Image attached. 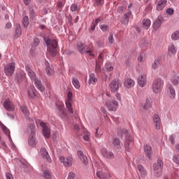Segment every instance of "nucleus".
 I'll return each mask as SVG.
<instances>
[{
	"label": "nucleus",
	"mask_w": 179,
	"mask_h": 179,
	"mask_svg": "<svg viewBox=\"0 0 179 179\" xmlns=\"http://www.w3.org/2000/svg\"><path fill=\"white\" fill-rule=\"evenodd\" d=\"M95 72L96 73H100V72H101V68L100 67V64H99V63L96 64Z\"/></svg>",
	"instance_id": "obj_55"
},
{
	"label": "nucleus",
	"mask_w": 179,
	"mask_h": 179,
	"mask_svg": "<svg viewBox=\"0 0 179 179\" xmlns=\"http://www.w3.org/2000/svg\"><path fill=\"white\" fill-rule=\"evenodd\" d=\"M100 29H101V30H102V31H108L109 27H108V25L101 24L100 26Z\"/></svg>",
	"instance_id": "obj_53"
},
{
	"label": "nucleus",
	"mask_w": 179,
	"mask_h": 179,
	"mask_svg": "<svg viewBox=\"0 0 179 179\" xmlns=\"http://www.w3.org/2000/svg\"><path fill=\"white\" fill-rule=\"evenodd\" d=\"M43 178L45 179H51L52 176H51V173H50V172L48 171H45L43 172Z\"/></svg>",
	"instance_id": "obj_44"
},
{
	"label": "nucleus",
	"mask_w": 179,
	"mask_h": 179,
	"mask_svg": "<svg viewBox=\"0 0 179 179\" xmlns=\"http://www.w3.org/2000/svg\"><path fill=\"white\" fill-rule=\"evenodd\" d=\"M34 82L36 89H38L39 92H44V90H45V87L43 85L41 80L36 78Z\"/></svg>",
	"instance_id": "obj_25"
},
{
	"label": "nucleus",
	"mask_w": 179,
	"mask_h": 179,
	"mask_svg": "<svg viewBox=\"0 0 179 179\" xmlns=\"http://www.w3.org/2000/svg\"><path fill=\"white\" fill-rule=\"evenodd\" d=\"M153 124L158 131L160 129V127L162 126V120L160 119V116L157 114H155L153 115Z\"/></svg>",
	"instance_id": "obj_15"
},
{
	"label": "nucleus",
	"mask_w": 179,
	"mask_h": 179,
	"mask_svg": "<svg viewBox=\"0 0 179 179\" xmlns=\"http://www.w3.org/2000/svg\"><path fill=\"white\" fill-rule=\"evenodd\" d=\"M25 69L31 80L34 81L35 80L37 79V78H36V73L33 71V69H31V68H30L29 65L25 66Z\"/></svg>",
	"instance_id": "obj_19"
},
{
	"label": "nucleus",
	"mask_w": 179,
	"mask_h": 179,
	"mask_svg": "<svg viewBox=\"0 0 179 179\" xmlns=\"http://www.w3.org/2000/svg\"><path fill=\"white\" fill-rule=\"evenodd\" d=\"M131 11L126 13L124 15L123 20L122 21V24H128L129 22V17H131Z\"/></svg>",
	"instance_id": "obj_35"
},
{
	"label": "nucleus",
	"mask_w": 179,
	"mask_h": 179,
	"mask_svg": "<svg viewBox=\"0 0 179 179\" xmlns=\"http://www.w3.org/2000/svg\"><path fill=\"white\" fill-rule=\"evenodd\" d=\"M0 127L2 131H3L4 134H6V135L8 136L10 142H11L12 143V148H13V141H12V137H10V131H9L8 127L3 125V124L2 123L0 124Z\"/></svg>",
	"instance_id": "obj_24"
},
{
	"label": "nucleus",
	"mask_w": 179,
	"mask_h": 179,
	"mask_svg": "<svg viewBox=\"0 0 179 179\" xmlns=\"http://www.w3.org/2000/svg\"><path fill=\"white\" fill-rule=\"evenodd\" d=\"M89 85H96L97 83V77L94 73H90L89 75Z\"/></svg>",
	"instance_id": "obj_33"
},
{
	"label": "nucleus",
	"mask_w": 179,
	"mask_h": 179,
	"mask_svg": "<svg viewBox=\"0 0 179 179\" xmlns=\"http://www.w3.org/2000/svg\"><path fill=\"white\" fill-rule=\"evenodd\" d=\"M0 148L1 149H3V150L8 149V145H6V143H5V141L0 140Z\"/></svg>",
	"instance_id": "obj_49"
},
{
	"label": "nucleus",
	"mask_w": 179,
	"mask_h": 179,
	"mask_svg": "<svg viewBox=\"0 0 179 179\" xmlns=\"http://www.w3.org/2000/svg\"><path fill=\"white\" fill-rule=\"evenodd\" d=\"M137 170L140 173L142 178H145L146 176H148V172L146 171V170H145V168H143V166L141 164L137 165Z\"/></svg>",
	"instance_id": "obj_31"
},
{
	"label": "nucleus",
	"mask_w": 179,
	"mask_h": 179,
	"mask_svg": "<svg viewBox=\"0 0 179 179\" xmlns=\"http://www.w3.org/2000/svg\"><path fill=\"white\" fill-rule=\"evenodd\" d=\"M152 107V104L150 103V100L146 99L145 105L143 106L144 110H148V108Z\"/></svg>",
	"instance_id": "obj_47"
},
{
	"label": "nucleus",
	"mask_w": 179,
	"mask_h": 179,
	"mask_svg": "<svg viewBox=\"0 0 179 179\" xmlns=\"http://www.w3.org/2000/svg\"><path fill=\"white\" fill-rule=\"evenodd\" d=\"M121 86H122L121 82H120V80H113L109 85L110 92H112L113 93H115V92H118Z\"/></svg>",
	"instance_id": "obj_7"
},
{
	"label": "nucleus",
	"mask_w": 179,
	"mask_h": 179,
	"mask_svg": "<svg viewBox=\"0 0 179 179\" xmlns=\"http://www.w3.org/2000/svg\"><path fill=\"white\" fill-rule=\"evenodd\" d=\"M162 23H163V17L159 15L153 24L154 30H158L161 27Z\"/></svg>",
	"instance_id": "obj_26"
},
{
	"label": "nucleus",
	"mask_w": 179,
	"mask_h": 179,
	"mask_svg": "<svg viewBox=\"0 0 179 179\" xmlns=\"http://www.w3.org/2000/svg\"><path fill=\"white\" fill-rule=\"evenodd\" d=\"M108 43L109 44H114V34H113V33H110L109 34Z\"/></svg>",
	"instance_id": "obj_48"
},
{
	"label": "nucleus",
	"mask_w": 179,
	"mask_h": 179,
	"mask_svg": "<svg viewBox=\"0 0 179 179\" xmlns=\"http://www.w3.org/2000/svg\"><path fill=\"white\" fill-rule=\"evenodd\" d=\"M81 162H83V163H84V164H87L88 162H87V156H83V157L80 158Z\"/></svg>",
	"instance_id": "obj_56"
},
{
	"label": "nucleus",
	"mask_w": 179,
	"mask_h": 179,
	"mask_svg": "<svg viewBox=\"0 0 179 179\" xmlns=\"http://www.w3.org/2000/svg\"><path fill=\"white\" fill-rule=\"evenodd\" d=\"M77 48L79 51V52H80V54H90V55L91 57H94V55H93V53H92V52L90 50H85V44L82 43H78L77 44Z\"/></svg>",
	"instance_id": "obj_14"
},
{
	"label": "nucleus",
	"mask_w": 179,
	"mask_h": 179,
	"mask_svg": "<svg viewBox=\"0 0 179 179\" xmlns=\"http://www.w3.org/2000/svg\"><path fill=\"white\" fill-rule=\"evenodd\" d=\"M177 54V48H176V45L174 44L171 43L168 46V57H174Z\"/></svg>",
	"instance_id": "obj_17"
},
{
	"label": "nucleus",
	"mask_w": 179,
	"mask_h": 179,
	"mask_svg": "<svg viewBox=\"0 0 179 179\" xmlns=\"http://www.w3.org/2000/svg\"><path fill=\"white\" fill-rule=\"evenodd\" d=\"M125 9V8L124 6H120L117 8V12L119 13H122L123 10Z\"/></svg>",
	"instance_id": "obj_64"
},
{
	"label": "nucleus",
	"mask_w": 179,
	"mask_h": 179,
	"mask_svg": "<svg viewBox=\"0 0 179 179\" xmlns=\"http://www.w3.org/2000/svg\"><path fill=\"white\" fill-rule=\"evenodd\" d=\"M45 72L49 76L54 75V69L50 66V63L47 61L45 62Z\"/></svg>",
	"instance_id": "obj_27"
},
{
	"label": "nucleus",
	"mask_w": 179,
	"mask_h": 179,
	"mask_svg": "<svg viewBox=\"0 0 179 179\" xmlns=\"http://www.w3.org/2000/svg\"><path fill=\"white\" fill-rule=\"evenodd\" d=\"M4 72L6 76H12L13 73H15V63H8L4 66Z\"/></svg>",
	"instance_id": "obj_9"
},
{
	"label": "nucleus",
	"mask_w": 179,
	"mask_h": 179,
	"mask_svg": "<svg viewBox=\"0 0 179 179\" xmlns=\"http://www.w3.org/2000/svg\"><path fill=\"white\" fill-rule=\"evenodd\" d=\"M20 110L25 117H29L30 115V112L29 111V109H27V106L22 105L20 106Z\"/></svg>",
	"instance_id": "obj_39"
},
{
	"label": "nucleus",
	"mask_w": 179,
	"mask_h": 179,
	"mask_svg": "<svg viewBox=\"0 0 179 179\" xmlns=\"http://www.w3.org/2000/svg\"><path fill=\"white\" fill-rule=\"evenodd\" d=\"M123 132L127 136L124 141V148L127 152H129V143L132 142V137H131V135L128 134V131L127 129H124Z\"/></svg>",
	"instance_id": "obj_12"
},
{
	"label": "nucleus",
	"mask_w": 179,
	"mask_h": 179,
	"mask_svg": "<svg viewBox=\"0 0 179 179\" xmlns=\"http://www.w3.org/2000/svg\"><path fill=\"white\" fill-rule=\"evenodd\" d=\"M96 26H97V25L95 24L94 21H93L92 23V25L90 26V31H93V30H94V29H96Z\"/></svg>",
	"instance_id": "obj_58"
},
{
	"label": "nucleus",
	"mask_w": 179,
	"mask_h": 179,
	"mask_svg": "<svg viewBox=\"0 0 179 179\" xmlns=\"http://www.w3.org/2000/svg\"><path fill=\"white\" fill-rule=\"evenodd\" d=\"M72 85L74 86L75 89H80V83L79 80L75 77L72 78Z\"/></svg>",
	"instance_id": "obj_38"
},
{
	"label": "nucleus",
	"mask_w": 179,
	"mask_h": 179,
	"mask_svg": "<svg viewBox=\"0 0 179 179\" xmlns=\"http://www.w3.org/2000/svg\"><path fill=\"white\" fill-rule=\"evenodd\" d=\"M172 160L173 163H176V164H178L179 166V155L178 154H174L173 156Z\"/></svg>",
	"instance_id": "obj_43"
},
{
	"label": "nucleus",
	"mask_w": 179,
	"mask_h": 179,
	"mask_svg": "<svg viewBox=\"0 0 179 179\" xmlns=\"http://www.w3.org/2000/svg\"><path fill=\"white\" fill-rule=\"evenodd\" d=\"M67 179H75V173L73 172H70Z\"/></svg>",
	"instance_id": "obj_59"
},
{
	"label": "nucleus",
	"mask_w": 179,
	"mask_h": 179,
	"mask_svg": "<svg viewBox=\"0 0 179 179\" xmlns=\"http://www.w3.org/2000/svg\"><path fill=\"white\" fill-rule=\"evenodd\" d=\"M101 20H103V17H99V18H96V20H95V21H94V23L95 24H96V26L99 24V23H100V22H101Z\"/></svg>",
	"instance_id": "obj_61"
},
{
	"label": "nucleus",
	"mask_w": 179,
	"mask_h": 179,
	"mask_svg": "<svg viewBox=\"0 0 179 179\" xmlns=\"http://www.w3.org/2000/svg\"><path fill=\"white\" fill-rule=\"evenodd\" d=\"M6 179H13V176H12L10 173H6Z\"/></svg>",
	"instance_id": "obj_62"
},
{
	"label": "nucleus",
	"mask_w": 179,
	"mask_h": 179,
	"mask_svg": "<svg viewBox=\"0 0 179 179\" xmlns=\"http://www.w3.org/2000/svg\"><path fill=\"white\" fill-rule=\"evenodd\" d=\"M39 124L43 129L42 132L43 136L47 138H50V136H51V131L50 130L48 126H47V124L41 120H39Z\"/></svg>",
	"instance_id": "obj_8"
},
{
	"label": "nucleus",
	"mask_w": 179,
	"mask_h": 179,
	"mask_svg": "<svg viewBox=\"0 0 179 179\" xmlns=\"http://www.w3.org/2000/svg\"><path fill=\"white\" fill-rule=\"evenodd\" d=\"M101 153L102 155V156L103 157H105L106 159H114L115 156H114V153H113V152L111 151H108V150H107V148H103L101 150Z\"/></svg>",
	"instance_id": "obj_13"
},
{
	"label": "nucleus",
	"mask_w": 179,
	"mask_h": 179,
	"mask_svg": "<svg viewBox=\"0 0 179 179\" xmlns=\"http://www.w3.org/2000/svg\"><path fill=\"white\" fill-rule=\"evenodd\" d=\"M59 162L63 163L64 167H71L73 162V158L72 157H68L66 159L64 157H59Z\"/></svg>",
	"instance_id": "obj_10"
},
{
	"label": "nucleus",
	"mask_w": 179,
	"mask_h": 179,
	"mask_svg": "<svg viewBox=\"0 0 179 179\" xmlns=\"http://www.w3.org/2000/svg\"><path fill=\"white\" fill-rule=\"evenodd\" d=\"M113 145L114 148H117V149H120V148H121V141H120V139L117 138H114L113 140Z\"/></svg>",
	"instance_id": "obj_41"
},
{
	"label": "nucleus",
	"mask_w": 179,
	"mask_h": 179,
	"mask_svg": "<svg viewBox=\"0 0 179 179\" xmlns=\"http://www.w3.org/2000/svg\"><path fill=\"white\" fill-rule=\"evenodd\" d=\"M168 93L169 94L170 98L173 100V99H176V90L174 89V87L171 85V84L168 85Z\"/></svg>",
	"instance_id": "obj_29"
},
{
	"label": "nucleus",
	"mask_w": 179,
	"mask_h": 179,
	"mask_svg": "<svg viewBox=\"0 0 179 179\" xmlns=\"http://www.w3.org/2000/svg\"><path fill=\"white\" fill-rule=\"evenodd\" d=\"M154 170V176L159 178V177H162V174H163V161L162 159H157V163L153 165Z\"/></svg>",
	"instance_id": "obj_4"
},
{
	"label": "nucleus",
	"mask_w": 179,
	"mask_h": 179,
	"mask_svg": "<svg viewBox=\"0 0 179 179\" xmlns=\"http://www.w3.org/2000/svg\"><path fill=\"white\" fill-rule=\"evenodd\" d=\"M144 152L145 153L146 157H148V159L150 160V159H152V155L153 153V151L152 150V146L148 144L145 145Z\"/></svg>",
	"instance_id": "obj_23"
},
{
	"label": "nucleus",
	"mask_w": 179,
	"mask_h": 179,
	"mask_svg": "<svg viewBox=\"0 0 179 179\" xmlns=\"http://www.w3.org/2000/svg\"><path fill=\"white\" fill-rule=\"evenodd\" d=\"M92 167L94 170L96 169V170H101V169H104V164L101 161H96L92 164Z\"/></svg>",
	"instance_id": "obj_32"
},
{
	"label": "nucleus",
	"mask_w": 179,
	"mask_h": 179,
	"mask_svg": "<svg viewBox=\"0 0 179 179\" xmlns=\"http://www.w3.org/2000/svg\"><path fill=\"white\" fill-rule=\"evenodd\" d=\"M95 3H96V5H103L104 0H95Z\"/></svg>",
	"instance_id": "obj_63"
},
{
	"label": "nucleus",
	"mask_w": 179,
	"mask_h": 179,
	"mask_svg": "<svg viewBox=\"0 0 179 179\" xmlns=\"http://www.w3.org/2000/svg\"><path fill=\"white\" fill-rule=\"evenodd\" d=\"M35 16H36V13L34 12V10L32 9V8H30L29 9V17H30V19H32V20H33V19H34Z\"/></svg>",
	"instance_id": "obj_51"
},
{
	"label": "nucleus",
	"mask_w": 179,
	"mask_h": 179,
	"mask_svg": "<svg viewBox=\"0 0 179 179\" xmlns=\"http://www.w3.org/2000/svg\"><path fill=\"white\" fill-rule=\"evenodd\" d=\"M105 68L106 71H108L109 72H111V71H113L114 67L111 66L109 63H106Z\"/></svg>",
	"instance_id": "obj_46"
},
{
	"label": "nucleus",
	"mask_w": 179,
	"mask_h": 179,
	"mask_svg": "<svg viewBox=\"0 0 179 179\" xmlns=\"http://www.w3.org/2000/svg\"><path fill=\"white\" fill-rule=\"evenodd\" d=\"M28 143L29 146H31V148H36V145H37V141H36V132L34 130L31 131Z\"/></svg>",
	"instance_id": "obj_11"
},
{
	"label": "nucleus",
	"mask_w": 179,
	"mask_h": 179,
	"mask_svg": "<svg viewBox=\"0 0 179 179\" xmlns=\"http://www.w3.org/2000/svg\"><path fill=\"white\" fill-rule=\"evenodd\" d=\"M171 82L173 86H177L179 87V77L177 76V74L174 73L171 78Z\"/></svg>",
	"instance_id": "obj_34"
},
{
	"label": "nucleus",
	"mask_w": 179,
	"mask_h": 179,
	"mask_svg": "<svg viewBox=\"0 0 179 179\" xmlns=\"http://www.w3.org/2000/svg\"><path fill=\"white\" fill-rule=\"evenodd\" d=\"M147 80H146V74L141 73L140 76L138 78V84L141 87H145L146 86Z\"/></svg>",
	"instance_id": "obj_16"
},
{
	"label": "nucleus",
	"mask_w": 179,
	"mask_h": 179,
	"mask_svg": "<svg viewBox=\"0 0 179 179\" xmlns=\"http://www.w3.org/2000/svg\"><path fill=\"white\" fill-rule=\"evenodd\" d=\"M38 44H40V39H38V38H34L32 47H37Z\"/></svg>",
	"instance_id": "obj_50"
},
{
	"label": "nucleus",
	"mask_w": 179,
	"mask_h": 179,
	"mask_svg": "<svg viewBox=\"0 0 179 179\" xmlns=\"http://www.w3.org/2000/svg\"><path fill=\"white\" fill-rule=\"evenodd\" d=\"M96 177H98L99 179H108L111 177V175L103 171H97Z\"/></svg>",
	"instance_id": "obj_22"
},
{
	"label": "nucleus",
	"mask_w": 179,
	"mask_h": 179,
	"mask_svg": "<svg viewBox=\"0 0 179 179\" xmlns=\"http://www.w3.org/2000/svg\"><path fill=\"white\" fill-rule=\"evenodd\" d=\"M16 29H15V37L18 38L22 36V27H20V24H16Z\"/></svg>",
	"instance_id": "obj_40"
},
{
	"label": "nucleus",
	"mask_w": 179,
	"mask_h": 179,
	"mask_svg": "<svg viewBox=\"0 0 179 179\" xmlns=\"http://www.w3.org/2000/svg\"><path fill=\"white\" fill-rule=\"evenodd\" d=\"M77 155H78V157H79V159H80L81 157L85 156V155L83 154V152L82 150H78L77 152Z\"/></svg>",
	"instance_id": "obj_60"
},
{
	"label": "nucleus",
	"mask_w": 179,
	"mask_h": 179,
	"mask_svg": "<svg viewBox=\"0 0 179 179\" xmlns=\"http://www.w3.org/2000/svg\"><path fill=\"white\" fill-rule=\"evenodd\" d=\"M166 13H167V15H170V16H171V15H173V13H174V10L173 8H168L166 10Z\"/></svg>",
	"instance_id": "obj_57"
},
{
	"label": "nucleus",
	"mask_w": 179,
	"mask_h": 179,
	"mask_svg": "<svg viewBox=\"0 0 179 179\" xmlns=\"http://www.w3.org/2000/svg\"><path fill=\"white\" fill-rule=\"evenodd\" d=\"M23 26L27 27L29 26V17L24 16L22 20Z\"/></svg>",
	"instance_id": "obj_45"
},
{
	"label": "nucleus",
	"mask_w": 179,
	"mask_h": 179,
	"mask_svg": "<svg viewBox=\"0 0 179 179\" xmlns=\"http://www.w3.org/2000/svg\"><path fill=\"white\" fill-rule=\"evenodd\" d=\"M44 41L47 45L48 54L50 57H55L57 55V48H58V41L55 39H50V38L45 37Z\"/></svg>",
	"instance_id": "obj_1"
},
{
	"label": "nucleus",
	"mask_w": 179,
	"mask_h": 179,
	"mask_svg": "<svg viewBox=\"0 0 179 179\" xmlns=\"http://www.w3.org/2000/svg\"><path fill=\"white\" fill-rule=\"evenodd\" d=\"M41 155L43 159H45L48 163H51V162H52L51 157H50V155L48 154V151H47V149L42 148L41 149Z\"/></svg>",
	"instance_id": "obj_18"
},
{
	"label": "nucleus",
	"mask_w": 179,
	"mask_h": 179,
	"mask_svg": "<svg viewBox=\"0 0 179 179\" xmlns=\"http://www.w3.org/2000/svg\"><path fill=\"white\" fill-rule=\"evenodd\" d=\"M163 80L162 78H156L154 80L152 85V92L156 94L162 93V90L163 89Z\"/></svg>",
	"instance_id": "obj_3"
},
{
	"label": "nucleus",
	"mask_w": 179,
	"mask_h": 179,
	"mask_svg": "<svg viewBox=\"0 0 179 179\" xmlns=\"http://www.w3.org/2000/svg\"><path fill=\"white\" fill-rule=\"evenodd\" d=\"M171 38L173 41H177V40H179V30L174 31L171 34Z\"/></svg>",
	"instance_id": "obj_42"
},
{
	"label": "nucleus",
	"mask_w": 179,
	"mask_h": 179,
	"mask_svg": "<svg viewBox=\"0 0 179 179\" xmlns=\"http://www.w3.org/2000/svg\"><path fill=\"white\" fill-rule=\"evenodd\" d=\"M166 5L167 0H159L156 6V9L158 10V12H160L166 8Z\"/></svg>",
	"instance_id": "obj_21"
},
{
	"label": "nucleus",
	"mask_w": 179,
	"mask_h": 179,
	"mask_svg": "<svg viewBox=\"0 0 179 179\" xmlns=\"http://www.w3.org/2000/svg\"><path fill=\"white\" fill-rule=\"evenodd\" d=\"M28 96L31 99H34L37 96V91L36 90V88L34 86H31L28 89Z\"/></svg>",
	"instance_id": "obj_28"
},
{
	"label": "nucleus",
	"mask_w": 179,
	"mask_h": 179,
	"mask_svg": "<svg viewBox=\"0 0 179 179\" xmlns=\"http://www.w3.org/2000/svg\"><path fill=\"white\" fill-rule=\"evenodd\" d=\"M83 139L86 141V142H90V133H87L83 136Z\"/></svg>",
	"instance_id": "obj_54"
},
{
	"label": "nucleus",
	"mask_w": 179,
	"mask_h": 179,
	"mask_svg": "<svg viewBox=\"0 0 179 179\" xmlns=\"http://www.w3.org/2000/svg\"><path fill=\"white\" fill-rule=\"evenodd\" d=\"M108 111H117L118 102L114 99L107 100L105 103Z\"/></svg>",
	"instance_id": "obj_5"
},
{
	"label": "nucleus",
	"mask_w": 179,
	"mask_h": 179,
	"mask_svg": "<svg viewBox=\"0 0 179 179\" xmlns=\"http://www.w3.org/2000/svg\"><path fill=\"white\" fill-rule=\"evenodd\" d=\"M150 24H152V22L149 19H144L143 20V27L145 30H148L150 27Z\"/></svg>",
	"instance_id": "obj_36"
},
{
	"label": "nucleus",
	"mask_w": 179,
	"mask_h": 179,
	"mask_svg": "<svg viewBox=\"0 0 179 179\" xmlns=\"http://www.w3.org/2000/svg\"><path fill=\"white\" fill-rule=\"evenodd\" d=\"M71 12H76V10H78V4L76 3H73L71 6L70 8Z\"/></svg>",
	"instance_id": "obj_52"
},
{
	"label": "nucleus",
	"mask_w": 179,
	"mask_h": 179,
	"mask_svg": "<svg viewBox=\"0 0 179 179\" xmlns=\"http://www.w3.org/2000/svg\"><path fill=\"white\" fill-rule=\"evenodd\" d=\"M162 64V59L157 58L155 59L154 62L152 64V69H157L159 68V65Z\"/></svg>",
	"instance_id": "obj_37"
},
{
	"label": "nucleus",
	"mask_w": 179,
	"mask_h": 179,
	"mask_svg": "<svg viewBox=\"0 0 179 179\" xmlns=\"http://www.w3.org/2000/svg\"><path fill=\"white\" fill-rule=\"evenodd\" d=\"M72 97H73L72 92L69 91L67 94V99L65 101V104L70 114H73V108H72V103H72Z\"/></svg>",
	"instance_id": "obj_6"
},
{
	"label": "nucleus",
	"mask_w": 179,
	"mask_h": 179,
	"mask_svg": "<svg viewBox=\"0 0 179 179\" xmlns=\"http://www.w3.org/2000/svg\"><path fill=\"white\" fill-rule=\"evenodd\" d=\"M3 107L7 111H15V104L9 100H6L4 101Z\"/></svg>",
	"instance_id": "obj_20"
},
{
	"label": "nucleus",
	"mask_w": 179,
	"mask_h": 179,
	"mask_svg": "<svg viewBox=\"0 0 179 179\" xmlns=\"http://www.w3.org/2000/svg\"><path fill=\"white\" fill-rule=\"evenodd\" d=\"M55 104L57 108V115L62 118V120H66L68 118V113L65 110V105H64L62 101L57 100Z\"/></svg>",
	"instance_id": "obj_2"
},
{
	"label": "nucleus",
	"mask_w": 179,
	"mask_h": 179,
	"mask_svg": "<svg viewBox=\"0 0 179 179\" xmlns=\"http://www.w3.org/2000/svg\"><path fill=\"white\" fill-rule=\"evenodd\" d=\"M124 85L127 89H131L135 86V81L131 78H127L124 82Z\"/></svg>",
	"instance_id": "obj_30"
}]
</instances>
